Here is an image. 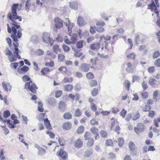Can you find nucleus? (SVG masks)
I'll use <instances>...</instances> for the list:
<instances>
[{
	"label": "nucleus",
	"instance_id": "nucleus-1",
	"mask_svg": "<svg viewBox=\"0 0 160 160\" xmlns=\"http://www.w3.org/2000/svg\"><path fill=\"white\" fill-rule=\"evenodd\" d=\"M32 82V81H30L29 82H27L25 85V88L26 89H29L32 93H35L38 88H37L36 85L34 83H32L30 85V83Z\"/></svg>",
	"mask_w": 160,
	"mask_h": 160
},
{
	"label": "nucleus",
	"instance_id": "nucleus-2",
	"mask_svg": "<svg viewBox=\"0 0 160 160\" xmlns=\"http://www.w3.org/2000/svg\"><path fill=\"white\" fill-rule=\"evenodd\" d=\"M64 22L66 26L67 27L68 34L70 35L72 32V28L74 25V23H71L70 20L68 18H65V20Z\"/></svg>",
	"mask_w": 160,
	"mask_h": 160
},
{
	"label": "nucleus",
	"instance_id": "nucleus-3",
	"mask_svg": "<svg viewBox=\"0 0 160 160\" xmlns=\"http://www.w3.org/2000/svg\"><path fill=\"white\" fill-rule=\"evenodd\" d=\"M55 26L56 28L60 29L63 26V20L58 17H56L54 20Z\"/></svg>",
	"mask_w": 160,
	"mask_h": 160
},
{
	"label": "nucleus",
	"instance_id": "nucleus-4",
	"mask_svg": "<svg viewBox=\"0 0 160 160\" xmlns=\"http://www.w3.org/2000/svg\"><path fill=\"white\" fill-rule=\"evenodd\" d=\"M144 129V126L143 124L142 123H139L137 124V127L134 128V129L135 132L138 134L139 132H142Z\"/></svg>",
	"mask_w": 160,
	"mask_h": 160
},
{
	"label": "nucleus",
	"instance_id": "nucleus-5",
	"mask_svg": "<svg viewBox=\"0 0 160 160\" xmlns=\"http://www.w3.org/2000/svg\"><path fill=\"white\" fill-rule=\"evenodd\" d=\"M57 155L60 156L61 158L64 160H66L68 157V153L66 152L63 151L62 149H60L57 152Z\"/></svg>",
	"mask_w": 160,
	"mask_h": 160
},
{
	"label": "nucleus",
	"instance_id": "nucleus-6",
	"mask_svg": "<svg viewBox=\"0 0 160 160\" xmlns=\"http://www.w3.org/2000/svg\"><path fill=\"white\" fill-rule=\"evenodd\" d=\"M42 39L44 42L48 43L49 42L51 45H52L53 41L50 38L49 35L47 32H45L43 33L42 36Z\"/></svg>",
	"mask_w": 160,
	"mask_h": 160
},
{
	"label": "nucleus",
	"instance_id": "nucleus-7",
	"mask_svg": "<svg viewBox=\"0 0 160 160\" xmlns=\"http://www.w3.org/2000/svg\"><path fill=\"white\" fill-rule=\"evenodd\" d=\"M147 9H150L152 11H154L155 13L157 14L158 17H159V11L157 10L156 6L154 2H153L151 4L148 5Z\"/></svg>",
	"mask_w": 160,
	"mask_h": 160
},
{
	"label": "nucleus",
	"instance_id": "nucleus-8",
	"mask_svg": "<svg viewBox=\"0 0 160 160\" xmlns=\"http://www.w3.org/2000/svg\"><path fill=\"white\" fill-rule=\"evenodd\" d=\"M7 17L12 21H13V19L16 20L18 19L19 21H21L22 20V18L20 16H19L17 15V13L16 15L12 16V14L10 12H9L7 15Z\"/></svg>",
	"mask_w": 160,
	"mask_h": 160
},
{
	"label": "nucleus",
	"instance_id": "nucleus-9",
	"mask_svg": "<svg viewBox=\"0 0 160 160\" xmlns=\"http://www.w3.org/2000/svg\"><path fill=\"white\" fill-rule=\"evenodd\" d=\"M90 65L86 63H82L81 65L80 69L84 72H87L90 69Z\"/></svg>",
	"mask_w": 160,
	"mask_h": 160
},
{
	"label": "nucleus",
	"instance_id": "nucleus-10",
	"mask_svg": "<svg viewBox=\"0 0 160 160\" xmlns=\"http://www.w3.org/2000/svg\"><path fill=\"white\" fill-rule=\"evenodd\" d=\"M129 148L130 151L132 152V155H133L136 154V151L135 150V146L134 143L131 142L129 143Z\"/></svg>",
	"mask_w": 160,
	"mask_h": 160
},
{
	"label": "nucleus",
	"instance_id": "nucleus-11",
	"mask_svg": "<svg viewBox=\"0 0 160 160\" xmlns=\"http://www.w3.org/2000/svg\"><path fill=\"white\" fill-rule=\"evenodd\" d=\"M2 85L3 88L5 91L8 92L11 91L12 87L10 83H7V84H6L5 82H2Z\"/></svg>",
	"mask_w": 160,
	"mask_h": 160
},
{
	"label": "nucleus",
	"instance_id": "nucleus-12",
	"mask_svg": "<svg viewBox=\"0 0 160 160\" xmlns=\"http://www.w3.org/2000/svg\"><path fill=\"white\" fill-rule=\"evenodd\" d=\"M83 145V142L80 138H78L74 142V147L77 148H81Z\"/></svg>",
	"mask_w": 160,
	"mask_h": 160
},
{
	"label": "nucleus",
	"instance_id": "nucleus-13",
	"mask_svg": "<svg viewBox=\"0 0 160 160\" xmlns=\"http://www.w3.org/2000/svg\"><path fill=\"white\" fill-rule=\"evenodd\" d=\"M29 68L26 66H23L22 68L19 69V68L18 69V72L20 74H24L29 70Z\"/></svg>",
	"mask_w": 160,
	"mask_h": 160
},
{
	"label": "nucleus",
	"instance_id": "nucleus-14",
	"mask_svg": "<svg viewBox=\"0 0 160 160\" xmlns=\"http://www.w3.org/2000/svg\"><path fill=\"white\" fill-rule=\"evenodd\" d=\"M62 127L64 130H68L71 128V123L69 122H66L63 123Z\"/></svg>",
	"mask_w": 160,
	"mask_h": 160
},
{
	"label": "nucleus",
	"instance_id": "nucleus-15",
	"mask_svg": "<svg viewBox=\"0 0 160 160\" xmlns=\"http://www.w3.org/2000/svg\"><path fill=\"white\" fill-rule=\"evenodd\" d=\"M66 106L65 102L62 101H61L58 103V108L60 111H64V109Z\"/></svg>",
	"mask_w": 160,
	"mask_h": 160
},
{
	"label": "nucleus",
	"instance_id": "nucleus-16",
	"mask_svg": "<svg viewBox=\"0 0 160 160\" xmlns=\"http://www.w3.org/2000/svg\"><path fill=\"white\" fill-rule=\"evenodd\" d=\"M47 101L50 105L53 107H55L57 105V101L54 98H48L47 99Z\"/></svg>",
	"mask_w": 160,
	"mask_h": 160
},
{
	"label": "nucleus",
	"instance_id": "nucleus-17",
	"mask_svg": "<svg viewBox=\"0 0 160 160\" xmlns=\"http://www.w3.org/2000/svg\"><path fill=\"white\" fill-rule=\"evenodd\" d=\"M100 43H96L92 44L90 46V48L93 50H97L100 48Z\"/></svg>",
	"mask_w": 160,
	"mask_h": 160
},
{
	"label": "nucleus",
	"instance_id": "nucleus-18",
	"mask_svg": "<svg viewBox=\"0 0 160 160\" xmlns=\"http://www.w3.org/2000/svg\"><path fill=\"white\" fill-rule=\"evenodd\" d=\"M77 22L78 24L80 26H82L85 24L84 20L81 16H78Z\"/></svg>",
	"mask_w": 160,
	"mask_h": 160
},
{
	"label": "nucleus",
	"instance_id": "nucleus-19",
	"mask_svg": "<svg viewBox=\"0 0 160 160\" xmlns=\"http://www.w3.org/2000/svg\"><path fill=\"white\" fill-rule=\"evenodd\" d=\"M19 5L18 3L13 4L11 7L12 15L13 16L14 15H16L17 13L16 12V9L17 8V7Z\"/></svg>",
	"mask_w": 160,
	"mask_h": 160
},
{
	"label": "nucleus",
	"instance_id": "nucleus-20",
	"mask_svg": "<svg viewBox=\"0 0 160 160\" xmlns=\"http://www.w3.org/2000/svg\"><path fill=\"white\" fill-rule=\"evenodd\" d=\"M140 117V113L138 111H137L133 113L132 119L133 121H135L139 119Z\"/></svg>",
	"mask_w": 160,
	"mask_h": 160
},
{
	"label": "nucleus",
	"instance_id": "nucleus-21",
	"mask_svg": "<svg viewBox=\"0 0 160 160\" xmlns=\"http://www.w3.org/2000/svg\"><path fill=\"white\" fill-rule=\"evenodd\" d=\"M44 124L47 129L48 130L51 129V124L47 118L44 120Z\"/></svg>",
	"mask_w": 160,
	"mask_h": 160
},
{
	"label": "nucleus",
	"instance_id": "nucleus-22",
	"mask_svg": "<svg viewBox=\"0 0 160 160\" xmlns=\"http://www.w3.org/2000/svg\"><path fill=\"white\" fill-rule=\"evenodd\" d=\"M13 44L14 47V50H15V51L13 52L14 55H17L18 54L19 52H20L18 48V42L13 43Z\"/></svg>",
	"mask_w": 160,
	"mask_h": 160
},
{
	"label": "nucleus",
	"instance_id": "nucleus-23",
	"mask_svg": "<svg viewBox=\"0 0 160 160\" xmlns=\"http://www.w3.org/2000/svg\"><path fill=\"white\" fill-rule=\"evenodd\" d=\"M132 65L130 62H128L127 64V68H126V70L128 72H130L133 71V69L132 68Z\"/></svg>",
	"mask_w": 160,
	"mask_h": 160
},
{
	"label": "nucleus",
	"instance_id": "nucleus-24",
	"mask_svg": "<svg viewBox=\"0 0 160 160\" xmlns=\"http://www.w3.org/2000/svg\"><path fill=\"white\" fill-rule=\"evenodd\" d=\"M65 90L68 92H70L73 88V86L72 85L68 84L64 87Z\"/></svg>",
	"mask_w": 160,
	"mask_h": 160
},
{
	"label": "nucleus",
	"instance_id": "nucleus-25",
	"mask_svg": "<svg viewBox=\"0 0 160 160\" xmlns=\"http://www.w3.org/2000/svg\"><path fill=\"white\" fill-rule=\"evenodd\" d=\"M69 3L70 8L74 10L77 9L78 5L77 2H69Z\"/></svg>",
	"mask_w": 160,
	"mask_h": 160
},
{
	"label": "nucleus",
	"instance_id": "nucleus-26",
	"mask_svg": "<svg viewBox=\"0 0 160 160\" xmlns=\"http://www.w3.org/2000/svg\"><path fill=\"white\" fill-rule=\"evenodd\" d=\"M63 118L66 119H71L72 118V115L70 112L66 113L64 114Z\"/></svg>",
	"mask_w": 160,
	"mask_h": 160
},
{
	"label": "nucleus",
	"instance_id": "nucleus-27",
	"mask_svg": "<svg viewBox=\"0 0 160 160\" xmlns=\"http://www.w3.org/2000/svg\"><path fill=\"white\" fill-rule=\"evenodd\" d=\"M31 5V3L30 0H27L25 2V10L27 11H28V9H29Z\"/></svg>",
	"mask_w": 160,
	"mask_h": 160
},
{
	"label": "nucleus",
	"instance_id": "nucleus-28",
	"mask_svg": "<svg viewBox=\"0 0 160 160\" xmlns=\"http://www.w3.org/2000/svg\"><path fill=\"white\" fill-rule=\"evenodd\" d=\"M111 126L110 129L112 130V128L115 126L116 122H117V120L115 119L113 117L111 119Z\"/></svg>",
	"mask_w": 160,
	"mask_h": 160
},
{
	"label": "nucleus",
	"instance_id": "nucleus-29",
	"mask_svg": "<svg viewBox=\"0 0 160 160\" xmlns=\"http://www.w3.org/2000/svg\"><path fill=\"white\" fill-rule=\"evenodd\" d=\"M93 139L92 138H89L87 142V145L89 147H92L94 144Z\"/></svg>",
	"mask_w": 160,
	"mask_h": 160
},
{
	"label": "nucleus",
	"instance_id": "nucleus-30",
	"mask_svg": "<svg viewBox=\"0 0 160 160\" xmlns=\"http://www.w3.org/2000/svg\"><path fill=\"white\" fill-rule=\"evenodd\" d=\"M130 84V82L128 80H126L125 81L124 85L128 91L129 90Z\"/></svg>",
	"mask_w": 160,
	"mask_h": 160
},
{
	"label": "nucleus",
	"instance_id": "nucleus-31",
	"mask_svg": "<svg viewBox=\"0 0 160 160\" xmlns=\"http://www.w3.org/2000/svg\"><path fill=\"white\" fill-rule=\"evenodd\" d=\"M69 35L70 36L69 34ZM70 36V38L72 43H74L76 40V38L77 36V35L76 34H72V35L71 36V34Z\"/></svg>",
	"mask_w": 160,
	"mask_h": 160
},
{
	"label": "nucleus",
	"instance_id": "nucleus-32",
	"mask_svg": "<svg viewBox=\"0 0 160 160\" xmlns=\"http://www.w3.org/2000/svg\"><path fill=\"white\" fill-rule=\"evenodd\" d=\"M52 49L53 51L54 52L56 53V54L58 53V51H60V49L59 48V46L56 44H55L53 45Z\"/></svg>",
	"mask_w": 160,
	"mask_h": 160
},
{
	"label": "nucleus",
	"instance_id": "nucleus-33",
	"mask_svg": "<svg viewBox=\"0 0 160 160\" xmlns=\"http://www.w3.org/2000/svg\"><path fill=\"white\" fill-rule=\"evenodd\" d=\"M58 70L61 72L63 74L66 73L67 72V68L64 67L59 68Z\"/></svg>",
	"mask_w": 160,
	"mask_h": 160
},
{
	"label": "nucleus",
	"instance_id": "nucleus-34",
	"mask_svg": "<svg viewBox=\"0 0 160 160\" xmlns=\"http://www.w3.org/2000/svg\"><path fill=\"white\" fill-rule=\"evenodd\" d=\"M87 78L89 79H91L94 78V75L91 72H89L86 74Z\"/></svg>",
	"mask_w": 160,
	"mask_h": 160
},
{
	"label": "nucleus",
	"instance_id": "nucleus-35",
	"mask_svg": "<svg viewBox=\"0 0 160 160\" xmlns=\"http://www.w3.org/2000/svg\"><path fill=\"white\" fill-rule=\"evenodd\" d=\"M118 146L121 147H122L124 142V139L122 138H118Z\"/></svg>",
	"mask_w": 160,
	"mask_h": 160
},
{
	"label": "nucleus",
	"instance_id": "nucleus-36",
	"mask_svg": "<svg viewBox=\"0 0 160 160\" xmlns=\"http://www.w3.org/2000/svg\"><path fill=\"white\" fill-rule=\"evenodd\" d=\"M84 130V127L83 126H80L77 130V133L78 134H80L83 132Z\"/></svg>",
	"mask_w": 160,
	"mask_h": 160
},
{
	"label": "nucleus",
	"instance_id": "nucleus-37",
	"mask_svg": "<svg viewBox=\"0 0 160 160\" xmlns=\"http://www.w3.org/2000/svg\"><path fill=\"white\" fill-rule=\"evenodd\" d=\"M63 81L64 83L71 82L72 81V78H65L63 79Z\"/></svg>",
	"mask_w": 160,
	"mask_h": 160
},
{
	"label": "nucleus",
	"instance_id": "nucleus-38",
	"mask_svg": "<svg viewBox=\"0 0 160 160\" xmlns=\"http://www.w3.org/2000/svg\"><path fill=\"white\" fill-rule=\"evenodd\" d=\"M105 144L107 146H113V143L111 139L107 140L106 141Z\"/></svg>",
	"mask_w": 160,
	"mask_h": 160
},
{
	"label": "nucleus",
	"instance_id": "nucleus-39",
	"mask_svg": "<svg viewBox=\"0 0 160 160\" xmlns=\"http://www.w3.org/2000/svg\"><path fill=\"white\" fill-rule=\"evenodd\" d=\"M10 115V111L7 110L5 111L3 113V117L5 118H8Z\"/></svg>",
	"mask_w": 160,
	"mask_h": 160
},
{
	"label": "nucleus",
	"instance_id": "nucleus-40",
	"mask_svg": "<svg viewBox=\"0 0 160 160\" xmlns=\"http://www.w3.org/2000/svg\"><path fill=\"white\" fill-rule=\"evenodd\" d=\"M126 113L127 111L125 110L124 108L120 112V116H122L123 118H125Z\"/></svg>",
	"mask_w": 160,
	"mask_h": 160
},
{
	"label": "nucleus",
	"instance_id": "nucleus-41",
	"mask_svg": "<svg viewBox=\"0 0 160 160\" xmlns=\"http://www.w3.org/2000/svg\"><path fill=\"white\" fill-rule=\"evenodd\" d=\"M82 113L79 109L78 108L75 111V115L76 117H79L81 115Z\"/></svg>",
	"mask_w": 160,
	"mask_h": 160
},
{
	"label": "nucleus",
	"instance_id": "nucleus-42",
	"mask_svg": "<svg viewBox=\"0 0 160 160\" xmlns=\"http://www.w3.org/2000/svg\"><path fill=\"white\" fill-rule=\"evenodd\" d=\"M97 82L95 80H91L90 82V85L91 87H94L97 85Z\"/></svg>",
	"mask_w": 160,
	"mask_h": 160
},
{
	"label": "nucleus",
	"instance_id": "nucleus-43",
	"mask_svg": "<svg viewBox=\"0 0 160 160\" xmlns=\"http://www.w3.org/2000/svg\"><path fill=\"white\" fill-rule=\"evenodd\" d=\"M46 153V151L44 149L41 148L38 150V154L39 155H42Z\"/></svg>",
	"mask_w": 160,
	"mask_h": 160
},
{
	"label": "nucleus",
	"instance_id": "nucleus-44",
	"mask_svg": "<svg viewBox=\"0 0 160 160\" xmlns=\"http://www.w3.org/2000/svg\"><path fill=\"white\" fill-rule=\"evenodd\" d=\"M64 56L62 54H59L58 55V60L59 62H62L64 59Z\"/></svg>",
	"mask_w": 160,
	"mask_h": 160
},
{
	"label": "nucleus",
	"instance_id": "nucleus-45",
	"mask_svg": "<svg viewBox=\"0 0 160 160\" xmlns=\"http://www.w3.org/2000/svg\"><path fill=\"white\" fill-rule=\"evenodd\" d=\"M77 48H81L83 47V42L80 41L78 42L76 44Z\"/></svg>",
	"mask_w": 160,
	"mask_h": 160
},
{
	"label": "nucleus",
	"instance_id": "nucleus-46",
	"mask_svg": "<svg viewBox=\"0 0 160 160\" xmlns=\"http://www.w3.org/2000/svg\"><path fill=\"white\" fill-rule=\"evenodd\" d=\"M160 54V53L158 51H156L153 54L152 56L153 58L155 59L157 58L159 56Z\"/></svg>",
	"mask_w": 160,
	"mask_h": 160
},
{
	"label": "nucleus",
	"instance_id": "nucleus-47",
	"mask_svg": "<svg viewBox=\"0 0 160 160\" xmlns=\"http://www.w3.org/2000/svg\"><path fill=\"white\" fill-rule=\"evenodd\" d=\"M154 65L157 67H160V58H158L155 60Z\"/></svg>",
	"mask_w": 160,
	"mask_h": 160
},
{
	"label": "nucleus",
	"instance_id": "nucleus-48",
	"mask_svg": "<svg viewBox=\"0 0 160 160\" xmlns=\"http://www.w3.org/2000/svg\"><path fill=\"white\" fill-rule=\"evenodd\" d=\"M155 68L154 66L149 67L148 69V71L149 73H152L155 71Z\"/></svg>",
	"mask_w": 160,
	"mask_h": 160
},
{
	"label": "nucleus",
	"instance_id": "nucleus-49",
	"mask_svg": "<svg viewBox=\"0 0 160 160\" xmlns=\"http://www.w3.org/2000/svg\"><path fill=\"white\" fill-rule=\"evenodd\" d=\"M22 79L24 82L29 81V82H30V81H31L30 78L27 75L23 76L22 77Z\"/></svg>",
	"mask_w": 160,
	"mask_h": 160
},
{
	"label": "nucleus",
	"instance_id": "nucleus-50",
	"mask_svg": "<svg viewBox=\"0 0 160 160\" xmlns=\"http://www.w3.org/2000/svg\"><path fill=\"white\" fill-rule=\"evenodd\" d=\"M49 71V69L47 68H43L41 71V72L43 75L45 74L46 72H48Z\"/></svg>",
	"mask_w": 160,
	"mask_h": 160
},
{
	"label": "nucleus",
	"instance_id": "nucleus-51",
	"mask_svg": "<svg viewBox=\"0 0 160 160\" xmlns=\"http://www.w3.org/2000/svg\"><path fill=\"white\" fill-rule=\"evenodd\" d=\"M160 122V118L154 119V124L155 126L157 127H158V123Z\"/></svg>",
	"mask_w": 160,
	"mask_h": 160
},
{
	"label": "nucleus",
	"instance_id": "nucleus-52",
	"mask_svg": "<svg viewBox=\"0 0 160 160\" xmlns=\"http://www.w3.org/2000/svg\"><path fill=\"white\" fill-rule=\"evenodd\" d=\"M143 91H145L148 88L147 84L144 81H143L141 84Z\"/></svg>",
	"mask_w": 160,
	"mask_h": 160
},
{
	"label": "nucleus",
	"instance_id": "nucleus-53",
	"mask_svg": "<svg viewBox=\"0 0 160 160\" xmlns=\"http://www.w3.org/2000/svg\"><path fill=\"white\" fill-rule=\"evenodd\" d=\"M98 129L94 127H93L90 129L91 131L94 134H96L98 132Z\"/></svg>",
	"mask_w": 160,
	"mask_h": 160
},
{
	"label": "nucleus",
	"instance_id": "nucleus-54",
	"mask_svg": "<svg viewBox=\"0 0 160 160\" xmlns=\"http://www.w3.org/2000/svg\"><path fill=\"white\" fill-rule=\"evenodd\" d=\"M95 28L97 32H102L104 31V29L102 27H96Z\"/></svg>",
	"mask_w": 160,
	"mask_h": 160
},
{
	"label": "nucleus",
	"instance_id": "nucleus-55",
	"mask_svg": "<svg viewBox=\"0 0 160 160\" xmlns=\"http://www.w3.org/2000/svg\"><path fill=\"white\" fill-rule=\"evenodd\" d=\"M62 47L64 51L65 52H68L70 50V48L65 44L63 45Z\"/></svg>",
	"mask_w": 160,
	"mask_h": 160
},
{
	"label": "nucleus",
	"instance_id": "nucleus-56",
	"mask_svg": "<svg viewBox=\"0 0 160 160\" xmlns=\"http://www.w3.org/2000/svg\"><path fill=\"white\" fill-rule=\"evenodd\" d=\"M149 83L152 86H153L156 83V80L154 78H151L149 80Z\"/></svg>",
	"mask_w": 160,
	"mask_h": 160
},
{
	"label": "nucleus",
	"instance_id": "nucleus-57",
	"mask_svg": "<svg viewBox=\"0 0 160 160\" xmlns=\"http://www.w3.org/2000/svg\"><path fill=\"white\" fill-rule=\"evenodd\" d=\"M46 133L51 138H53L55 137V134L52 132L47 131L46 132Z\"/></svg>",
	"mask_w": 160,
	"mask_h": 160
},
{
	"label": "nucleus",
	"instance_id": "nucleus-58",
	"mask_svg": "<svg viewBox=\"0 0 160 160\" xmlns=\"http://www.w3.org/2000/svg\"><path fill=\"white\" fill-rule=\"evenodd\" d=\"M151 109V107L150 106L146 105L145 107L143 108L142 111L144 112L148 111Z\"/></svg>",
	"mask_w": 160,
	"mask_h": 160
},
{
	"label": "nucleus",
	"instance_id": "nucleus-59",
	"mask_svg": "<svg viewBox=\"0 0 160 160\" xmlns=\"http://www.w3.org/2000/svg\"><path fill=\"white\" fill-rule=\"evenodd\" d=\"M132 117V114L131 113H129L128 114L126 118H125V120L126 121H127L128 122L131 119Z\"/></svg>",
	"mask_w": 160,
	"mask_h": 160
},
{
	"label": "nucleus",
	"instance_id": "nucleus-60",
	"mask_svg": "<svg viewBox=\"0 0 160 160\" xmlns=\"http://www.w3.org/2000/svg\"><path fill=\"white\" fill-rule=\"evenodd\" d=\"M74 75L78 78L82 77L83 75L82 73L80 72H75L74 73Z\"/></svg>",
	"mask_w": 160,
	"mask_h": 160
},
{
	"label": "nucleus",
	"instance_id": "nucleus-61",
	"mask_svg": "<svg viewBox=\"0 0 160 160\" xmlns=\"http://www.w3.org/2000/svg\"><path fill=\"white\" fill-rule=\"evenodd\" d=\"M101 136L103 138H106L107 137V132L104 131H102L100 132Z\"/></svg>",
	"mask_w": 160,
	"mask_h": 160
},
{
	"label": "nucleus",
	"instance_id": "nucleus-62",
	"mask_svg": "<svg viewBox=\"0 0 160 160\" xmlns=\"http://www.w3.org/2000/svg\"><path fill=\"white\" fill-rule=\"evenodd\" d=\"M11 37L13 39V41L16 42H17L18 40V36L16 35H11Z\"/></svg>",
	"mask_w": 160,
	"mask_h": 160
},
{
	"label": "nucleus",
	"instance_id": "nucleus-63",
	"mask_svg": "<svg viewBox=\"0 0 160 160\" xmlns=\"http://www.w3.org/2000/svg\"><path fill=\"white\" fill-rule=\"evenodd\" d=\"M91 108L92 110L95 112L97 110V107L94 103H92L91 106Z\"/></svg>",
	"mask_w": 160,
	"mask_h": 160
},
{
	"label": "nucleus",
	"instance_id": "nucleus-64",
	"mask_svg": "<svg viewBox=\"0 0 160 160\" xmlns=\"http://www.w3.org/2000/svg\"><path fill=\"white\" fill-rule=\"evenodd\" d=\"M6 55L7 56H11L12 55V52L8 49H6Z\"/></svg>",
	"mask_w": 160,
	"mask_h": 160
}]
</instances>
